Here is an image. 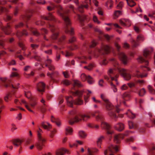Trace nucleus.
<instances>
[{
	"mask_svg": "<svg viewBox=\"0 0 155 155\" xmlns=\"http://www.w3.org/2000/svg\"><path fill=\"white\" fill-rule=\"evenodd\" d=\"M110 61L113 64L114 68L110 69L108 74L110 79L107 76H104V79L110 82L111 88L114 92L117 91V89L115 84L117 85L119 84L117 81V78L119 76V74L120 73L123 77L124 79L127 81L129 80L131 78V75L129 71L124 68H121L116 59L114 58L110 59Z\"/></svg>",
	"mask_w": 155,
	"mask_h": 155,
	"instance_id": "1",
	"label": "nucleus"
},
{
	"mask_svg": "<svg viewBox=\"0 0 155 155\" xmlns=\"http://www.w3.org/2000/svg\"><path fill=\"white\" fill-rule=\"evenodd\" d=\"M51 5L52 6H48L47 9L49 11H50L53 10L55 8L57 9L59 14L62 17L64 21L65 32L66 33H69L71 35L69 40V42L72 43L75 41L76 38L73 35L74 34L73 29L71 26V23L68 15L69 11L64 10L60 5H55L53 3H51Z\"/></svg>",
	"mask_w": 155,
	"mask_h": 155,
	"instance_id": "2",
	"label": "nucleus"
},
{
	"mask_svg": "<svg viewBox=\"0 0 155 155\" xmlns=\"http://www.w3.org/2000/svg\"><path fill=\"white\" fill-rule=\"evenodd\" d=\"M72 84L73 87L74 88V91H72V94L74 96H77L78 98L74 101H73L71 96L66 97L68 105L71 107H73L74 104L76 105H81L83 103V101L80 98V97L82 95L83 92L75 89L76 88L82 87V85L81 84L80 81L78 80H73Z\"/></svg>",
	"mask_w": 155,
	"mask_h": 155,
	"instance_id": "3",
	"label": "nucleus"
},
{
	"mask_svg": "<svg viewBox=\"0 0 155 155\" xmlns=\"http://www.w3.org/2000/svg\"><path fill=\"white\" fill-rule=\"evenodd\" d=\"M41 18L45 20L50 21L48 23L47 27L51 30L52 33V35L50 37L51 41L56 39L58 35V30L54 23L56 21V20L54 16L51 13H49L47 16H42Z\"/></svg>",
	"mask_w": 155,
	"mask_h": 155,
	"instance_id": "4",
	"label": "nucleus"
},
{
	"mask_svg": "<svg viewBox=\"0 0 155 155\" xmlns=\"http://www.w3.org/2000/svg\"><path fill=\"white\" fill-rule=\"evenodd\" d=\"M101 97L104 102V105L105 106L106 110L108 111V115L112 118H116L117 116L115 112L116 111L117 113H119L120 111L118 108V105L115 107H114L106 98L105 96L103 94H101Z\"/></svg>",
	"mask_w": 155,
	"mask_h": 155,
	"instance_id": "5",
	"label": "nucleus"
},
{
	"mask_svg": "<svg viewBox=\"0 0 155 155\" xmlns=\"http://www.w3.org/2000/svg\"><path fill=\"white\" fill-rule=\"evenodd\" d=\"M69 114L68 118V123L70 125H73L74 123L78 122L82 120H86L90 118V116L89 115H82L77 113L75 110L70 111Z\"/></svg>",
	"mask_w": 155,
	"mask_h": 155,
	"instance_id": "6",
	"label": "nucleus"
},
{
	"mask_svg": "<svg viewBox=\"0 0 155 155\" xmlns=\"http://www.w3.org/2000/svg\"><path fill=\"white\" fill-rule=\"evenodd\" d=\"M91 115L95 117L96 120L101 123V127L106 130L107 133L108 135L113 134V131L110 130V126L108 124L104 121V118L102 113L97 110L91 113Z\"/></svg>",
	"mask_w": 155,
	"mask_h": 155,
	"instance_id": "7",
	"label": "nucleus"
},
{
	"mask_svg": "<svg viewBox=\"0 0 155 155\" xmlns=\"http://www.w3.org/2000/svg\"><path fill=\"white\" fill-rule=\"evenodd\" d=\"M153 51L152 48H146L143 51L144 58L140 56L137 59L138 61L140 63H144L147 66L148 64V60L151 58V54Z\"/></svg>",
	"mask_w": 155,
	"mask_h": 155,
	"instance_id": "8",
	"label": "nucleus"
},
{
	"mask_svg": "<svg viewBox=\"0 0 155 155\" xmlns=\"http://www.w3.org/2000/svg\"><path fill=\"white\" fill-rule=\"evenodd\" d=\"M25 96L28 99H30V101L29 103H27L25 100H21V102L25 105L26 108L29 111L34 113L33 111L31 109L34 108L35 106L37 104L36 102L33 100L31 97V94L30 91H25Z\"/></svg>",
	"mask_w": 155,
	"mask_h": 155,
	"instance_id": "9",
	"label": "nucleus"
},
{
	"mask_svg": "<svg viewBox=\"0 0 155 155\" xmlns=\"http://www.w3.org/2000/svg\"><path fill=\"white\" fill-rule=\"evenodd\" d=\"M42 133V130L40 128L37 131L38 141L35 144V146L39 150H41L42 149L44 145V143L45 141V139L41 136V134Z\"/></svg>",
	"mask_w": 155,
	"mask_h": 155,
	"instance_id": "10",
	"label": "nucleus"
},
{
	"mask_svg": "<svg viewBox=\"0 0 155 155\" xmlns=\"http://www.w3.org/2000/svg\"><path fill=\"white\" fill-rule=\"evenodd\" d=\"M119 150L118 147L117 145H114L111 143H109L108 148L105 150V155H114V153L117 152Z\"/></svg>",
	"mask_w": 155,
	"mask_h": 155,
	"instance_id": "11",
	"label": "nucleus"
},
{
	"mask_svg": "<svg viewBox=\"0 0 155 155\" xmlns=\"http://www.w3.org/2000/svg\"><path fill=\"white\" fill-rule=\"evenodd\" d=\"M115 45L117 49V54L120 58L123 61L124 64H126L128 61L127 56L124 53L120 51L119 50L120 47L117 44L115 43Z\"/></svg>",
	"mask_w": 155,
	"mask_h": 155,
	"instance_id": "12",
	"label": "nucleus"
},
{
	"mask_svg": "<svg viewBox=\"0 0 155 155\" xmlns=\"http://www.w3.org/2000/svg\"><path fill=\"white\" fill-rule=\"evenodd\" d=\"M134 133V131L127 130L125 131L124 134L115 135H114V141L116 143H119L120 140L122 139L124 137L127 136L129 135L130 133Z\"/></svg>",
	"mask_w": 155,
	"mask_h": 155,
	"instance_id": "13",
	"label": "nucleus"
},
{
	"mask_svg": "<svg viewBox=\"0 0 155 155\" xmlns=\"http://www.w3.org/2000/svg\"><path fill=\"white\" fill-rule=\"evenodd\" d=\"M0 28L6 35H11V36H12L15 34L14 33L11 34L12 32V29L10 25L8 24H7V26H4L1 22V25H0Z\"/></svg>",
	"mask_w": 155,
	"mask_h": 155,
	"instance_id": "14",
	"label": "nucleus"
},
{
	"mask_svg": "<svg viewBox=\"0 0 155 155\" xmlns=\"http://www.w3.org/2000/svg\"><path fill=\"white\" fill-rule=\"evenodd\" d=\"M149 68L146 66H143L139 70H137L136 71L135 73L134 74V76L137 77L138 78H143L146 77L147 74L146 73L143 74V71H149Z\"/></svg>",
	"mask_w": 155,
	"mask_h": 155,
	"instance_id": "15",
	"label": "nucleus"
},
{
	"mask_svg": "<svg viewBox=\"0 0 155 155\" xmlns=\"http://www.w3.org/2000/svg\"><path fill=\"white\" fill-rule=\"evenodd\" d=\"M144 40V38L143 36L141 35H139L137 36L136 41L131 39L130 41L133 47L134 48H136L139 45V43L140 41H143Z\"/></svg>",
	"mask_w": 155,
	"mask_h": 155,
	"instance_id": "16",
	"label": "nucleus"
},
{
	"mask_svg": "<svg viewBox=\"0 0 155 155\" xmlns=\"http://www.w3.org/2000/svg\"><path fill=\"white\" fill-rule=\"evenodd\" d=\"M1 81L2 82L3 85L6 87H10L14 88L17 89L18 88V86H14L12 84V81L10 79H7V78H1Z\"/></svg>",
	"mask_w": 155,
	"mask_h": 155,
	"instance_id": "17",
	"label": "nucleus"
},
{
	"mask_svg": "<svg viewBox=\"0 0 155 155\" xmlns=\"http://www.w3.org/2000/svg\"><path fill=\"white\" fill-rule=\"evenodd\" d=\"M130 95L129 93L125 92L122 95V100H119L117 98L116 101L117 103L122 102L124 105H126L125 101L129 100L130 98Z\"/></svg>",
	"mask_w": 155,
	"mask_h": 155,
	"instance_id": "18",
	"label": "nucleus"
},
{
	"mask_svg": "<svg viewBox=\"0 0 155 155\" xmlns=\"http://www.w3.org/2000/svg\"><path fill=\"white\" fill-rule=\"evenodd\" d=\"M33 12V11L31 10H28L24 14L21 15L20 19L26 22L29 19Z\"/></svg>",
	"mask_w": 155,
	"mask_h": 155,
	"instance_id": "19",
	"label": "nucleus"
},
{
	"mask_svg": "<svg viewBox=\"0 0 155 155\" xmlns=\"http://www.w3.org/2000/svg\"><path fill=\"white\" fill-rule=\"evenodd\" d=\"M111 49L110 46L107 45H102L101 49H98V51L100 54H107L110 52Z\"/></svg>",
	"mask_w": 155,
	"mask_h": 155,
	"instance_id": "20",
	"label": "nucleus"
},
{
	"mask_svg": "<svg viewBox=\"0 0 155 155\" xmlns=\"http://www.w3.org/2000/svg\"><path fill=\"white\" fill-rule=\"evenodd\" d=\"M6 7L7 1L5 0H0V14L6 13L8 12V10L6 8Z\"/></svg>",
	"mask_w": 155,
	"mask_h": 155,
	"instance_id": "21",
	"label": "nucleus"
},
{
	"mask_svg": "<svg viewBox=\"0 0 155 155\" xmlns=\"http://www.w3.org/2000/svg\"><path fill=\"white\" fill-rule=\"evenodd\" d=\"M81 78L82 81H84L86 80L90 84H92L94 83V80L90 76H86L84 74H82L81 75Z\"/></svg>",
	"mask_w": 155,
	"mask_h": 155,
	"instance_id": "22",
	"label": "nucleus"
},
{
	"mask_svg": "<svg viewBox=\"0 0 155 155\" xmlns=\"http://www.w3.org/2000/svg\"><path fill=\"white\" fill-rule=\"evenodd\" d=\"M45 85L43 82H40L37 85V91L39 92H43L45 91Z\"/></svg>",
	"mask_w": 155,
	"mask_h": 155,
	"instance_id": "23",
	"label": "nucleus"
},
{
	"mask_svg": "<svg viewBox=\"0 0 155 155\" xmlns=\"http://www.w3.org/2000/svg\"><path fill=\"white\" fill-rule=\"evenodd\" d=\"M94 31L98 33L99 35V38L101 39L103 36H104L107 40L109 41L110 38V37L108 35H104L102 32L98 28H95Z\"/></svg>",
	"mask_w": 155,
	"mask_h": 155,
	"instance_id": "24",
	"label": "nucleus"
},
{
	"mask_svg": "<svg viewBox=\"0 0 155 155\" xmlns=\"http://www.w3.org/2000/svg\"><path fill=\"white\" fill-rule=\"evenodd\" d=\"M120 23L124 26L129 27L131 25V22L129 20L127 19H123L120 20Z\"/></svg>",
	"mask_w": 155,
	"mask_h": 155,
	"instance_id": "25",
	"label": "nucleus"
},
{
	"mask_svg": "<svg viewBox=\"0 0 155 155\" xmlns=\"http://www.w3.org/2000/svg\"><path fill=\"white\" fill-rule=\"evenodd\" d=\"M73 2L76 4L77 5L79 11L81 13L83 12V9L84 8H88V5H79V2L78 0H74Z\"/></svg>",
	"mask_w": 155,
	"mask_h": 155,
	"instance_id": "26",
	"label": "nucleus"
},
{
	"mask_svg": "<svg viewBox=\"0 0 155 155\" xmlns=\"http://www.w3.org/2000/svg\"><path fill=\"white\" fill-rule=\"evenodd\" d=\"M67 153L68 154H70L69 151L67 150L61 149L57 150L55 152L56 155H63L65 153Z\"/></svg>",
	"mask_w": 155,
	"mask_h": 155,
	"instance_id": "27",
	"label": "nucleus"
},
{
	"mask_svg": "<svg viewBox=\"0 0 155 155\" xmlns=\"http://www.w3.org/2000/svg\"><path fill=\"white\" fill-rule=\"evenodd\" d=\"M51 60L50 59H48L45 62V66L48 67L49 70L51 71H53L54 70V67L51 64Z\"/></svg>",
	"mask_w": 155,
	"mask_h": 155,
	"instance_id": "28",
	"label": "nucleus"
},
{
	"mask_svg": "<svg viewBox=\"0 0 155 155\" xmlns=\"http://www.w3.org/2000/svg\"><path fill=\"white\" fill-rule=\"evenodd\" d=\"M11 142L14 146L18 147L21 145L22 141L19 139H16L12 140Z\"/></svg>",
	"mask_w": 155,
	"mask_h": 155,
	"instance_id": "29",
	"label": "nucleus"
},
{
	"mask_svg": "<svg viewBox=\"0 0 155 155\" xmlns=\"http://www.w3.org/2000/svg\"><path fill=\"white\" fill-rule=\"evenodd\" d=\"M114 128L118 131H121L124 129V127L123 124L121 123H119L114 126Z\"/></svg>",
	"mask_w": 155,
	"mask_h": 155,
	"instance_id": "30",
	"label": "nucleus"
},
{
	"mask_svg": "<svg viewBox=\"0 0 155 155\" xmlns=\"http://www.w3.org/2000/svg\"><path fill=\"white\" fill-rule=\"evenodd\" d=\"M15 34L17 37L20 40V38L23 35H27L28 33L25 30H24L22 32H21L19 31H17L16 32Z\"/></svg>",
	"mask_w": 155,
	"mask_h": 155,
	"instance_id": "31",
	"label": "nucleus"
},
{
	"mask_svg": "<svg viewBox=\"0 0 155 155\" xmlns=\"http://www.w3.org/2000/svg\"><path fill=\"white\" fill-rule=\"evenodd\" d=\"M77 17L78 20L79 21L81 26H83L84 25L83 24V22L86 18V16L84 15H77Z\"/></svg>",
	"mask_w": 155,
	"mask_h": 155,
	"instance_id": "32",
	"label": "nucleus"
},
{
	"mask_svg": "<svg viewBox=\"0 0 155 155\" xmlns=\"http://www.w3.org/2000/svg\"><path fill=\"white\" fill-rule=\"evenodd\" d=\"M52 71V72L51 73H50L49 72H48L47 73V75L49 76L51 78L52 80H54V78H56L57 76L58 75V72L55 71Z\"/></svg>",
	"mask_w": 155,
	"mask_h": 155,
	"instance_id": "33",
	"label": "nucleus"
},
{
	"mask_svg": "<svg viewBox=\"0 0 155 155\" xmlns=\"http://www.w3.org/2000/svg\"><path fill=\"white\" fill-rule=\"evenodd\" d=\"M41 125L44 129L48 130L51 127V124L47 122H42Z\"/></svg>",
	"mask_w": 155,
	"mask_h": 155,
	"instance_id": "34",
	"label": "nucleus"
},
{
	"mask_svg": "<svg viewBox=\"0 0 155 155\" xmlns=\"http://www.w3.org/2000/svg\"><path fill=\"white\" fill-rule=\"evenodd\" d=\"M113 2L112 0H108L105 3V5L109 9H111L113 7Z\"/></svg>",
	"mask_w": 155,
	"mask_h": 155,
	"instance_id": "35",
	"label": "nucleus"
},
{
	"mask_svg": "<svg viewBox=\"0 0 155 155\" xmlns=\"http://www.w3.org/2000/svg\"><path fill=\"white\" fill-rule=\"evenodd\" d=\"M41 102L43 104V105L42 106L41 108V111L43 113H44L47 110V105L45 104V101L43 99H42L41 101Z\"/></svg>",
	"mask_w": 155,
	"mask_h": 155,
	"instance_id": "36",
	"label": "nucleus"
},
{
	"mask_svg": "<svg viewBox=\"0 0 155 155\" xmlns=\"http://www.w3.org/2000/svg\"><path fill=\"white\" fill-rule=\"evenodd\" d=\"M128 124L129 128L130 129H135L137 128V124L133 123L132 122L129 121L128 122Z\"/></svg>",
	"mask_w": 155,
	"mask_h": 155,
	"instance_id": "37",
	"label": "nucleus"
},
{
	"mask_svg": "<svg viewBox=\"0 0 155 155\" xmlns=\"http://www.w3.org/2000/svg\"><path fill=\"white\" fill-rule=\"evenodd\" d=\"M29 29L35 35L38 36L40 35V33L36 29L34 28H29Z\"/></svg>",
	"mask_w": 155,
	"mask_h": 155,
	"instance_id": "38",
	"label": "nucleus"
},
{
	"mask_svg": "<svg viewBox=\"0 0 155 155\" xmlns=\"http://www.w3.org/2000/svg\"><path fill=\"white\" fill-rule=\"evenodd\" d=\"M97 45V43L95 41H92L90 43H87L85 45L86 48H87L88 47L90 48L94 47Z\"/></svg>",
	"mask_w": 155,
	"mask_h": 155,
	"instance_id": "39",
	"label": "nucleus"
},
{
	"mask_svg": "<svg viewBox=\"0 0 155 155\" xmlns=\"http://www.w3.org/2000/svg\"><path fill=\"white\" fill-rule=\"evenodd\" d=\"M85 93L87 94V96H84V100L85 101V103L86 104L88 101V99L89 97L90 96V94L91 93V92L89 90L85 92Z\"/></svg>",
	"mask_w": 155,
	"mask_h": 155,
	"instance_id": "40",
	"label": "nucleus"
},
{
	"mask_svg": "<svg viewBox=\"0 0 155 155\" xmlns=\"http://www.w3.org/2000/svg\"><path fill=\"white\" fill-rule=\"evenodd\" d=\"M126 114L128 117L131 119H134L135 117V115L132 113L130 110H128Z\"/></svg>",
	"mask_w": 155,
	"mask_h": 155,
	"instance_id": "41",
	"label": "nucleus"
},
{
	"mask_svg": "<svg viewBox=\"0 0 155 155\" xmlns=\"http://www.w3.org/2000/svg\"><path fill=\"white\" fill-rule=\"evenodd\" d=\"M98 151V150L95 148L92 149L90 150L89 149H88V153L89 155H95V154L97 153Z\"/></svg>",
	"mask_w": 155,
	"mask_h": 155,
	"instance_id": "42",
	"label": "nucleus"
},
{
	"mask_svg": "<svg viewBox=\"0 0 155 155\" xmlns=\"http://www.w3.org/2000/svg\"><path fill=\"white\" fill-rule=\"evenodd\" d=\"M79 61L81 63H86V60L87 58L85 56H81L79 57L78 58Z\"/></svg>",
	"mask_w": 155,
	"mask_h": 155,
	"instance_id": "43",
	"label": "nucleus"
},
{
	"mask_svg": "<svg viewBox=\"0 0 155 155\" xmlns=\"http://www.w3.org/2000/svg\"><path fill=\"white\" fill-rule=\"evenodd\" d=\"M51 45V44H49L48 45H46L45 42L44 41H42L41 44V49L42 50H43L44 48H48Z\"/></svg>",
	"mask_w": 155,
	"mask_h": 155,
	"instance_id": "44",
	"label": "nucleus"
},
{
	"mask_svg": "<svg viewBox=\"0 0 155 155\" xmlns=\"http://www.w3.org/2000/svg\"><path fill=\"white\" fill-rule=\"evenodd\" d=\"M4 37V35L2 33H0V46L1 48H3L5 45V41L2 40L1 38Z\"/></svg>",
	"mask_w": 155,
	"mask_h": 155,
	"instance_id": "45",
	"label": "nucleus"
},
{
	"mask_svg": "<svg viewBox=\"0 0 155 155\" xmlns=\"http://www.w3.org/2000/svg\"><path fill=\"white\" fill-rule=\"evenodd\" d=\"M51 120L52 122L55 123L58 126H59L60 125V122L58 119H55L53 116L51 117Z\"/></svg>",
	"mask_w": 155,
	"mask_h": 155,
	"instance_id": "46",
	"label": "nucleus"
},
{
	"mask_svg": "<svg viewBox=\"0 0 155 155\" xmlns=\"http://www.w3.org/2000/svg\"><path fill=\"white\" fill-rule=\"evenodd\" d=\"M66 134L71 135L73 132L72 129L69 127H67L65 129Z\"/></svg>",
	"mask_w": 155,
	"mask_h": 155,
	"instance_id": "47",
	"label": "nucleus"
},
{
	"mask_svg": "<svg viewBox=\"0 0 155 155\" xmlns=\"http://www.w3.org/2000/svg\"><path fill=\"white\" fill-rule=\"evenodd\" d=\"M79 136L82 138H85L87 136V134L83 131H80L78 132Z\"/></svg>",
	"mask_w": 155,
	"mask_h": 155,
	"instance_id": "48",
	"label": "nucleus"
},
{
	"mask_svg": "<svg viewBox=\"0 0 155 155\" xmlns=\"http://www.w3.org/2000/svg\"><path fill=\"white\" fill-rule=\"evenodd\" d=\"M104 139V137L101 136L98 139L97 141V144L98 147H101V144L102 142V140Z\"/></svg>",
	"mask_w": 155,
	"mask_h": 155,
	"instance_id": "49",
	"label": "nucleus"
},
{
	"mask_svg": "<svg viewBox=\"0 0 155 155\" xmlns=\"http://www.w3.org/2000/svg\"><path fill=\"white\" fill-rule=\"evenodd\" d=\"M139 132L143 133L145 132V128L143 127L140 126L138 127L137 125V128H136Z\"/></svg>",
	"mask_w": 155,
	"mask_h": 155,
	"instance_id": "50",
	"label": "nucleus"
},
{
	"mask_svg": "<svg viewBox=\"0 0 155 155\" xmlns=\"http://www.w3.org/2000/svg\"><path fill=\"white\" fill-rule=\"evenodd\" d=\"M147 88L148 90V91L151 94H155V91L154 90L153 88L150 85H149L148 86Z\"/></svg>",
	"mask_w": 155,
	"mask_h": 155,
	"instance_id": "51",
	"label": "nucleus"
},
{
	"mask_svg": "<svg viewBox=\"0 0 155 155\" xmlns=\"http://www.w3.org/2000/svg\"><path fill=\"white\" fill-rule=\"evenodd\" d=\"M146 92L144 88H142L139 91L138 93L139 95L140 96H143L145 94Z\"/></svg>",
	"mask_w": 155,
	"mask_h": 155,
	"instance_id": "52",
	"label": "nucleus"
},
{
	"mask_svg": "<svg viewBox=\"0 0 155 155\" xmlns=\"http://www.w3.org/2000/svg\"><path fill=\"white\" fill-rule=\"evenodd\" d=\"M121 14V12L120 11L117 10L115 11L114 13V18H116L118 17Z\"/></svg>",
	"mask_w": 155,
	"mask_h": 155,
	"instance_id": "53",
	"label": "nucleus"
},
{
	"mask_svg": "<svg viewBox=\"0 0 155 155\" xmlns=\"http://www.w3.org/2000/svg\"><path fill=\"white\" fill-rule=\"evenodd\" d=\"M12 97V95L9 94L6 95V96L4 97V99L5 101L6 102H8V100H10Z\"/></svg>",
	"mask_w": 155,
	"mask_h": 155,
	"instance_id": "54",
	"label": "nucleus"
},
{
	"mask_svg": "<svg viewBox=\"0 0 155 155\" xmlns=\"http://www.w3.org/2000/svg\"><path fill=\"white\" fill-rule=\"evenodd\" d=\"M94 66V65L93 64L91 63L88 66H85L84 68L87 70H91Z\"/></svg>",
	"mask_w": 155,
	"mask_h": 155,
	"instance_id": "55",
	"label": "nucleus"
},
{
	"mask_svg": "<svg viewBox=\"0 0 155 155\" xmlns=\"http://www.w3.org/2000/svg\"><path fill=\"white\" fill-rule=\"evenodd\" d=\"M127 4L130 7H133L135 6L136 3L134 1H133V0H129V1L128 2V3H127Z\"/></svg>",
	"mask_w": 155,
	"mask_h": 155,
	"instance_id": "56",
	"label": "nucleus"
},
{
	"mask_svg": "<svg viewBox=\"0 0 155 155\" xmlns=\"http://www.w3.org/2000/svg\"><path fill=\"white\" fill-rule=\"evenodd\" d=\"M88 126L89 127L92 128H99V126L98 125L94 124H88Z\"/></svg>",
	"mask_w": 155,
	"mask_h": 155,
	"instance_id": "57",
	"label": "nucleus"
},
{
	"mask_svg": "<svg viewBox=\"0 0 155 155\" xmlns=\"http://www.w3.org/2000/svg\"><path fill=\"white\" fill-rule=\"evenodd\" d=\"M18 44L19 46L21 48V49L23 50H25V45L21 41H19V42H18Z\"/></svg>",
	"mask_w": 155,
	"mask_h": 155,
	"instance_id": "58",
	"label": "nucleus"
},
{
	"mask_svg": "<svg viewBox=\"0 0 155 155\" xmlns=\"http://www.w3.org/2000/svg\"><path fill=\"white\" fill-rule=\"evenodd\" d=\"M65 39L64 36H62L61 37L58 39L59 44H63L64 43L63 41Z\"/></svg>",
	"mask_w": 155,
	"mask_h": 155,
	"instance_id": "59",
	"label": "nucleus"
},
{
	"mask_svg": "<svg viewBox=\"0 0 155 155\" xmlns=\"http://www.w3.org/2000/svg\"><path fill=\"white\" fill-rule=\"evenodd\" d=\"M93 20L94 22L97 24H99L100 23V22L98 20L97 17L95 15H94L93 17Z\"/></svg>",
	"mask_w": 155,
	"mask_h": 155,
	"instance_id": "60",
	"label": "nucleus"
},
{
	"mask_svg": "<svg viewBox=\"0 0 155 155\" xmlns=\"http://www.w3.org/2000/svg\"><path fill=\"white\" fill-rule=\"evenodd\" d=\"M23 24L22 22H20L19 24L18 25H15V28L16 30H17V29L19 28H21L23 26Z\"/></svg>",
	"mask_w": 155,
	"mask_h": 155,
	"instance_id": "61",
	"label": "nucleus"
},
{
	"mask_svg": "<svg viewBox=\"0 0 155 155\" xmlns=\"http://www.w3.org/2000/svg\"><path fill=\"white\" fill-rule=\"evenodd\" d=\"M12 18V17L11 16L8 15H6L4 19L6 21H8L10 20Z\"/></svg>",
	"mask_w": 155,
	"mask_h": 155,
	"instance_id": "62",
	"label": "nucleus"
},
{
	"mask_svg": "<svg viewBox=\"0 0 155 155\" xmlns=\"http://www.w3.org/2000/svg\"><path fill=\"white\" fill-rule=\"evenodd\" d=\"M123 6V3L122 2H120L119 4L117 5V8L118 9H121Z\"/></svg>",
	"mask_w": 155,
	"mask_h": 155,
	"instance_id": "63",
	"label": "nucleus"
},
{
	"mask_svg": "<svg viewBox=\"0 0 155 155\" xmlns=\"http://www.w3.org/2000/svg\"><path fill=\"white\" fill-rule=\"evenodd\" d=\"M128 88V86L126 84H123L120 87V89L122 90H126Z\"/></svg>",
	"mask_w": 155,
	"mask_h": 155,
	"instance_id": "64",
	"label": "nucleus"
}]
</instances>
